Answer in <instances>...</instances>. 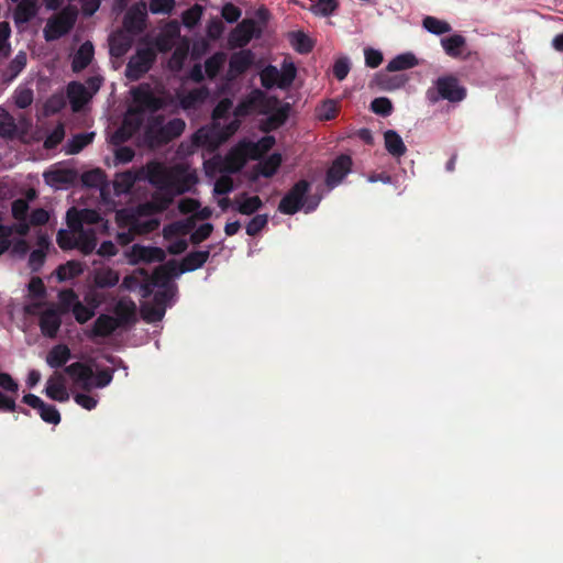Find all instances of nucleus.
Masks as SVG:
<instances>
[{"label": "nucleus", "instance_id": "f257e3e1", "mask_svg": "<svg viewBox=\"0 0 563 563\" xmlns=\"http://www.w3.org/2000/svg\"><path fill=\"white\" fill-rule=\"evenodd\" d=\"M145 179L159 191H169L174 196L188 192L196 184L197 176L183 165L166 167L158 162L146 165Z\"/></svg>", "mask_w": 563, "mask_h": 563}, {"label": "nucleus", "instance_id": "f03ea898", "mask_svg": "<svg viewBox=\"0 0 563 563\" xmlns=\"http://www.w3.org/2000/svg\"><path fill=\"white\" fill-rule=\"evenodd\" d=\"M274 144L275 137L273 135L263 136L257 142H241L224 157L222 169L232 173L238 172L244 166L247 158L260 159Z\"/></svg>", "mask_w": 563, "mask_h": 563}, {"label": "nucleus", "instance_id": "7ed1b4c3", "mask_svg": "<svg viewBox=\"0 0 563 563\" xmlns=\"http://www.w3.org/2000/svg\"><path fill=\"white\" fill-rule=\"evenodd\" d=\"M309 190L310 183L308 180L301 179L297 181L280 199L278 211L283 214L292 216L302 208L307 213L316 210L321 198L319 197L306 200V196Z\"/></svg>", "mask_w": 563, "mask_h": 563}, {"label": "nucleus", "instance_id": "20e7f679", "mask_svg": "<svg viewBox=\"0 0 563 563\" xmlns=\"http://www.w3.org/2000/svg\"><path fill=\"white\" fill-rule=\"evenodd\" d=\"M465 97L466 89L452 75L439 77L433 81V86L426 91V99L431 104H435L440 100L457 103L464 100Z\"/></svg>", "mask_w": 563, "mask_h": 563}, {"label": "nucleus", "instance_id": "39448f33", "mask_svg": "<svg viewBox=\"0 0 563 563\" xmlns=\"http://www.w3.org/2000/svg\"><path fill=\"white\" fill-rule=\"evenodd\" d=\"M78 16L76 7L68 5L54 18L49 19L44 27V38L47 42L56 41L66 35L75 25Z\"/></svg>", "mask_w": 563, "mask_h": 563}, {"label": "nucleus", "instance_id": "423d86ee", "mask_svg": "<svg viewBox=\"0 0 563 563\" xmlns=\"http://www.w3.org/2000/svg\"><path fill=\"white\" fill-rule=\"evenodd\" d=\"M133 106L129 108L130 114H143L145 111L156 112L164 108L165 101L151 90L148 85H142L132 90Z\"/></svg>", "mask_w": 563, "mask_h": 563}, {"label": "nucleus", "instance_id": "0eeeda50", "mask_svg": "<svg viewBox=\"0 0 563 563\" xmlns=\"http://www.w3.org/2000/svg\"><path fill=\"white\" fill-rule=\"evenodd\" d=\"M175 269L176 264L170 261L154 272V286L162 288L154 295V301L159 307L168 303L176 294V287L174 285H169V275L174 273Z\"/></svg>", "mask_w": 563, "mask_h": 563}, {"label": "nucleus", "instance_id": "6e6552de", "mask_svg": "<svg viewBox=\"0 0 563 563\" xmlns=\"http://www.w3.org/2000/svg\"><path fill=\"white\" fill-rule=\"evenodd\" d=\"M154 211L153 203H145L139 206L128 214V222L131 225V231L135 234H147L154 232L159 227V220L156 218H145Z\"/></svg>", "mask_w": 563, "mask_h": 563}, {"label": "nucleus", "instance_id": "1a4fd4ad", "mask_svg": "<svg viewBox=\"0 0 563 563\" xmlns=\"http://www.w3.org/2000/svg\"><path fill=\"white\" fill-rule=\"evenodd\" d=\"M155 58L156 54L152 48H137L136 53L130 57L126 64L125 76L130 80H139L151 69Z\"/></svg>", "mask_w": 563, "mask_h": 563}, {"label": "nucleus", "instance_id": "9d476101", "mask_svg": "<svg viewBox=\"0 0 563 563\" xmlns=\"http://www.w3.org/2000/svg\"><path fill=\"white\" fill-rule=\"evenodd\" d=\"M164 121L165 118L162 114L154 115L147 121L143 139L148 147L156 148L170 142Z\"/></svg>", "mask_w": 563, "mask_h": 563}, {"label": "nucleus", "instance_id": "9b49d317", "mask_svg": "<svg viewBox=\"0 0 563 563\" xmlns=\"http://www.w3.org/2000/svg\"><path fill=\"white\" fill-rule=\"evenodd\" d=\"M261 31L252 19L241 21L229 34L228 43L231 48H243L253 37L260 36Z\"/></svg>", "mask_w": 563, "mask_h": 563}, {"label": "nucleus", "instance_id": "f8f14e48", "mask_svg": "<svg viewBox=\"0 0 563 563\" xmlns=\"http://www.w3.org/2000/svg\"><path fill=\"white\" fill-rule=\"evenodd\" d=\"M352 158L349 155H339L330 165L325 175V184L330 189L339 186L342 180L351 173Z\"/></svg>", "mask_w": 563, "mask_h": 563}, {"label": "nucleus", "instance_id": "ddd939ff", "mask_svg": "<svg viewBox=\"0 0 563 563\" xmlns=\"http://www.w3.org/2000/svg\"><path fill=\"white\" fill-rule=\"evenodd\" d=\"M254 60L255 54L251 49H241L233 53L229 59L227 78L232 80L243 75L252 67Z\"/></svg>", "mask_w": 563, "mask_h": 563}, {"label": "nucleus", "instance_id": "4468645a", "mask_svg": "<svg viewBox=\"0 0 563 563\" xmlns=\"http://www.w3.org/2000/svg\"><path fill=\"white\" fill-rule=\"evenodd\" d=\"M22 401L36 409L41 419L46 423L58 424L60 422V413L57 408L54 405L44 402L38 396L26 394L23 396Z\"/></svg>", "mask_w": 563, "mask_h": 563}, {"label": "nucleus", "instance_id": "2eb2a0df", "mask_svg": "<svg viewBox=\"0 0 563 563\" xmlns=\"http://www.w3.org/2000/svg\"><path fill=\"white\" fill-rule=\"evenodd\" d=\"M62 325V312L51 306L40 313L38 327L41 333L48 339H55Z\"/></svg>", "mask_w": 563, "mask_h": 563}, {"label": "nucleus", "instance_id": "dca6fc26", "mask_svg": "<svg viewBox=\"0 0 563 563\" xmlns=\"http://www.w3.org/2000/svg\"><path fill=\"white\" fill-rule=\"evenodd\" d=\"M210 91L207 87H199L187 92H178L179 106L185 111L198 110L209 98Z\"/></svg>", "mask_w": 563, "mask_h": 563}, {"label": "nucleus", "instance_id": "f3484780", "mask_svg": "<svg viewBox=\"0 0 563 563\" xmlns=\"http://www.w3.org/2000/svg\"><path fill=\"white\" fill-rule=\"evenodd\" d=\"M67 225L73 229H85L84 224H96L101 220V216L93 209L77 210L70 208L67 211Z\"/></svg>", "mask_w": 563, "mask_h": 563}, {"label": "nucleus", "instance_id": "a211bd4d", "mask_svg": "<svg viewBox=\"0 0 563 563\" xmlns=\"http://www.w3.org/2000/svg\"><path fill=\"white\" fill-rule=\"evenodd\" d=\"M64 372L73 379V382L84 389H89L92 387V377L93 372L92 368L81 362L71 363L68 366H65Z\"/></svg>", "mask_w": 563, "mask_h": 563}, {"label": "nucleus", "instance_id": "6ab92c4d", "mask_svg": "<svg viewBox=\"0 0 563 563\" xmlns=\"http://www.w3.org/2000/svg\"><path fill=\"white\" fill-rule=\"evenodd\" d=\"M146 174V166L139 172L126 170L115 174L113 180V191L117 197L126 195L131 191L136 180L141 179L142 175ZM146 175H144L145 177Z\"/></svg>", "mask_w": 563, "mask_h": 563}, {"label": "nucleus", "instance_id": "aec40b11", "mask_svg": "<svg viewBox=\"0 0 563 563\" xmlns=\"http://www.w3.org/2000/svg\"><path fill=\"white\" fill-rule=\"evenodd\" d=\"M209 246L206 250L189 252L179 263L176 275L196 271L205 265L210 256Z\"/></svg>", "mask_w": 563, "mask_h": 563}, {"label": "nucleus", "instance_id": "412c9836", "mask_svg": "<svg viewBox=\"0 0 563 563\" xmlns=\"http://www.w3.org/2000/svg\"><path fill=\"white\" fill-rule=\"evenodd\" d=\"M441 46L445 54L452 58L466 59L470 54H465L466 38L461 34H453L441 38Z\"/></svg>", "mask_w": 563, "mask_h": 563}, {"label": "nucleus", "instance_id": "4be33fe9", "mask_svg": "<svg viewBox=\"0 0 563 563\" xmlns=\"http://www.w3.org/2000/svg\"><path fill=\"white\" fill-rule=\"evenodd\" d=\"M165 251L158 246L135 244L132 247V258L134 262L159 263L165 260Z\"/></svg>", "mask_w": 563, "mask_h": 563}, {"label": "nucleus", "instance_id": "5701e85b", "mask_svg": "<svg viewBox=\"0 0 563 563\" xmlns=\"http://www.w3.org/2000/svg\"><path fill=\"white\" fill-rule=\"evenodd\" d=\"M67 96L73 110L78 111L91 99V91L84 84L71 81L67 86Z\"/></svg>", "mask_w": 563, "mask_h": 563}, {"label": "nucleus", "instance_id": "b1692460", "mask_svg": "<svg viewBox=\"0 0 563 563\" xmlns=\"http://www.w3.org/2000/svg\"><path fill=\"white\" fill-rule=\"evenodd\" d=\"M121 328L117 319L112 316L101 313L93 322L88 334L89 338H106L111 335L117 329Z\"/></svg>", "mask_w": 563, "mask_h": 563}, {"label": "nucleus", "instance_id": "393cba45", "mask_svg": "<svg viewBox=\"0 0 563 563\" xmlns=\"http://www.w3.org/2000/svg\"><path fill=\"white\" fill-rule=\"evenodd\" d=\"M145 22L146 12L140 8L132 7L124 15L123 26L129 33L139 34L144 31Z\"/></svg>", "mask_w": 563, "mask_h": 563}, {"label": "nucleus", "instance_id": "a878e982", "mask_svg": "<svg viewBox=\"0 0 563 563\" xmlns=\"http://www.w3.org/2000/svg\"><path fill=\"white\" fill-rule=\"evenodd\" d=\"M114 313L113 318L118 320L120 327L135 322V302L130 298L120 299L114 307Z\"/></svg>", "mask_w": 563, "mask_h": 563}, {"label": "nucleus", "instance_id": "bb28decb", "mask_svg": "<svg viewBox=\"0 0 563 563\" xmlns=\"http://www.w3.org/2000/svg\"><path fill=\"white\" fill-rule=\"evenodd\" d=\"M192 141L198 146L216 147L223 142V137L216 128H200L194 135Z\"/></svg>", "mask_w": 563, "mask_h": 563}, {"label": "nucleus", "instance_id": "cd10ccee", "mask_svg": "<svg viewBox=\"0 0 563 563\" xmlns=\"http://www.w3.org/2000/svg\"><path fill=\"white\" fill-rule=\"evenodd\" d=\"M45 394L48 398L56 401H66L69 398L67 389L64 385V378L62 374L55 373L46 382Z\"/></svg>", "mask_w": 563, "mask_h": 563}, {"label": "nucleus", "instance_id": "c85d7f7f", "mask_svg": "<svg viewBox=\"0 0 563 563\" xmlns=\"http://www.w3.org/2000/svg\"><path fill=\"white\" fill-rule=\"evenodd\" d=\"M37 0H20L13 12L15 24H25L30 22L37 13Z\"/></svg>", "mask_w": 563, "mask_h": 563}, {"label": "nucleus", "instance_id": "c756f323", "mask_svg": "<svg viewBox=\"0 0 563 563\" xmlns=\"http://www.w3.org/2000/svg\"><path fill=\"white\" fill-rule=\"evenodd\" d=\"M93 58V45L91 42L86 41L82 43L75 53L71 60V69L75 73L85 69Z\"/></svg>", "mask_w": 563, "mask_h": 563}, {"label": "nucleus", "instance_id": "7c9ffc66", "mask_svg": "<svg viewBox=\"0 0 563 563\" xmlns=\"http://www.w3.org/2000/svg\"><path fill=\"white\" fill-rule=\"evenodd\" d=\"M384 144L386 151L395 158H400L407 152V147L401 136L395 130L385 131Z\"/></svg>", "mask_w": 563, "mask_h": 563}, {"label": "nucleus", "instance_id": "2f4dec72", "mask_svg": "<svg viewBox=\"0 0 563 563\" xmlns=\"http://www.w3.org/2000/svg\"><path fill=\"white\" fill-rule=\"evenodd\" d=\"M71 352L66 344L54 345L46 355V364L51 368H59L70 360Z\"/></svg>", "mask_w": 563, "mask_h": 563}, {"label": "nucleus", "instance_id": "473e14b6", "mask_svg": "<svg viewBox=\"0 0 563 563\" xmlns=\"http://www.w3.org/2000/svg\"><path fill=\"white\" fill-rule=\"evenodd\" d=\"M289 104L285 103L274 110H272L266 120L262 123V129L266 132L273 131L282 126L289 115Z\"/></svg>", "mask_w": 563, "mask_h": 563}, {"label": "nucleus", "instance_id": "72a5a7b5", "mask_svg": "<svg viewBox=\"0 0 563 563\" xmlns=\"http://www.w3.org/2000/svg\"><path fill=\"white\" fill-rule=\"evenodd\" d=\"M375 81L379 89L384 91H394L402 88L407 81L408 77L406 75H389L385 73H379L375 77Z\"/></svg>", "mask_w": 563, "mask_h": 563}, {"label": "nucleus", "instance_id": "f704fd0d", "mask_svg": "<svg viewBox=\"0 0 563 563\" xmlns=\"http://www.w3.org/2000/svg\"><path fill=\"white\" fill-rule=\"evenodd\" d=\"M76 249L84 255L91 254L97 246V236L93 229H78Z\"/></svg>", "mask_w": 563, "mask_h": 563}, {"label": "nucleus", "instance_id": "c9c22d12", "mask_svg": "<svg viewBox=\"0 0 563 563\" xmlns=\"http://www.w3.org/2000/svg\"><path fill=\"white\" fill-rule=\"evenodd\" d=\"M263 207V202L258 196H247L242 194L234 205V209L241 214L251 216Z\"/></svg>", "mask_w": 563, "mask_h": 563}, {"label": "nucleus", "instance_id": "e433bc0d", "mask_svg": "<svg viewBox=\"0 0 563 563\" xmlns=\"http://www.w3.org/2000/svg\"><path fill=\"white\" fill-rule=\"evenodd\" d=\"M26 53L23 51H20L14 58L9 63L5 70L2 73V80L4 82H11L14 80L20 73L25 68L26 66Z\"/></svg>", "mask_w": 563, "mask_h": 563}, {"label": "nucleus", "instance_id": "4c0bfd02", "mask_svg": "<svg viewBox=\"0 0 563 563\" xmlns=\"http://www.w3.org/2000/svg\"><path fill=\"white\" fill-rule=\"evenodd\" d=\"M85 265L80 261H68L56 268V277L59 282H66L81 275Z\"/></svg>", "mask_w": 563, "mask_h": 563}, {"label": "nucleus", "instance_id": "58836bf2", "mask_svg": "<svg viewBox=\"0 0 563 563\" xmlns=\"http://www.w3.org/2000/svg\"><path fill=\"white\" fill-rule=\"evenodd\" d=\"M419 64L415 54L407 52L395 56L386 66L388 71H399L413 68Z\"/></svg>", "mask_w": 563, "mask_h": 563}, {"label": "nucleus", "instance_id": "ea45409f", "mask_svg": "<svg viewBox=\"0 0 563 563\" xmlns=\"http://www.w3.org/2000/svg\"><path fill=\"white\" fill-rule=\"evenodd\" d=\"M18 126L14 118L3 108H0V136L12 140L15 137Z\"/></svg>", "mask_w": 563, "mask_h": 563}, {"label": "nucleus", "instance_id": "a19ab883", "mask_svg": "<svg viewBox=\"0 0 563 563\" xmlns=\"http://www.w3.org/2000/svg\"><path fill=\"white\" fill-rule=\"evenodd\" d=\"M289 42L299 54H308L313 49V41L301 31L289 33Z\"/></svg>", "mask_w": 563, "mask_h": 563}, {"label": "nucleus", "instance_id": "79ce46f5", "mask_svg": "<svg viewBox=\"0 0 563 563\" xmlns=\"http://www.w3.org/2000/svg\"><path fill=\"white\" fill-rule=\"evenodd\" d=\"M282 155L279 153H273L268 157L260 161L257 165V173L263 177L269 178L279 168L282 164Z\"/></svg>", "mask_w": 563, "mask_h": 563}, {"label": "nucleus", "instance_id": "37998d69", "mask_svg": "<svg viewBox=\"0 0 563 563\" xmlns=\"http://www.w3.org/2000/svg\"><path fill=\"white\" fill-rule=\"evenodd\" d=\"M244 101L253 109L254 112L266 113L268 111V100L261 89H253Z\"/></svg>", "mask_w": 563, "mask_h": 563}, {"label": "nucleus", "instance_id": "c03bdc74", "mask_svg": "<svg viewBox=\"0 0 563 563\" xmlns=\"http://www.w3.org/2000/svg\"><path fill=\"white\" fill-rule=\"evenodd\" d=\"M81 183L87 188H99L102 191L103 187L107 185V179L100 168H95L81 175Z\"/></svg>", "mask_w": 563, "mask_h": 563}, {"label": "nucleus", "instance_id": "a18cd8bd", "mask_svg": "<svg viewBox=\"0 0 563 563\" xmlns=\"http://www.w3.org/2000/svg\"><path fill=\"white\" fill-rule=\"evenodd\" d=\"M38 245L41 247L33 250L29 256V266L33 272L40 271L44 265L46 258L45 249L48 246V242L45 236H41L38 239Z\"/></svg>", "mask_w": 563, "mask_h": 563}, {"label": "nucleus", "instance_id": "49530a36", "mask_svg": "<svg viewBox=\"0 0 563 563\" xmlns=\"http://www.w3.org/2000/svg\"><path fill=\"white\" fill-rule=\"evenodd\" d=\"M227 56L223 52H216L205 62V73L209 79H214L225 63Z\"/></svg>", "mask_w": 563, "mask_h": 563}, {"label": "nucleus", "instance_id": "de8ad7c7", "mask_svg": "<svg viewBox=\"0 0 563 563\" xmlns=\"http://www.w3.org/2000/svg\"><path fill=\"white\" fill-rule=\"evenodd\" d=\"M95 137V133H78L74 135L66 144L67 154H78L87 145H89Z\"/></svg>", "mask_w": 563, "mask_h": 563}, {"label": "nucleus", "instance_id": "09e8293b", "mask_svg": "<svg viewBox=\"0 0 563 563\" xmlns=\"http://www.w3.org/2000/svg\"><path fill=\"white\" fill-rule=\"evenodd\" d=\"M47 185L54 188H60L71 183V173L67 169H56L44 174Z\"/></svg>", "mask_w": 563, "mask_h": 563}, {"label": "nucleus", "instance_id": "8fccbe9b", "mask_svg": "<svg viewBox=\"0 0 563 563\" xmlns=\"http://www.w3.org/2000/svg\"><path fill=\"white\" fill-rule=\"evenodd\" d=\"M422 26L429 33L434 35H442L451 32L452 30L451 25L446 21L440 20L431 15H427L423 18Z\"/></svg>", "mask_w": 563, "mask_h": 563}, {"label": "nucleus", "instance_id": "3c124183", "mask_svg": "<svg viewBox=\"0 0 563 563\" xmlns=\"http://www.w3.org/2000/svg\"><path fill=\"white\" fill-rule=\"evenodd\" d=\"M131 40L119 34L110 38V54L114 57H122L131 48Z\"/></svg>", "mask_w": 563, "mask_h": 563}, {"label": "nucleus", "instance_id": "603ef678", "mask_svg": "<svg viewBox=\"0 0 563 563\" xmlns=\"http://www.w3.org/2000/svg\"><path fill=\"white\" fill-rule=\"evenodd\" d=\"M78 229L68 228V230L62 229L57 233V244L62 250H74L76 249Z\"/></svg>", "mask_w": 563, "mask_h": 563}, {"label": "nucleus", "instance_id": "864d4df0", "mask_svg": "<svg viewBox=\"0 0 563 563\" xmlns=\"http://www.w3.org/2000/svg\"><path fill=\"white\" fill-rule=\"evenodd\" d=\"M261 84L266 89L277 86L279 88V75L276 66L268 65L261 71Z\"/></svg>", "mask_w": 563, "mask_h": 563}, {"label": "nucleus", "instance_id": "5fc2aeb1", "mask_svg": "<svg viewBox=\"0 0 563 563\" xmlns=\"http://www.w3.org/2000/svg\"><path fill=\"white\" fill-rule=\"evenodd\" d=\"M119 280V274L112 269L98 272L95 277L96 285L100 288L113 287Z\"/></svg>", "mask_w": 563, "mask_h": 563}, {"label": "nucleus", "instance_id": "6e6d98bb", "mask_svg": "<svg viewBox=\"0 0 563 563\" xmlns=\"http://www.w3.org/2000/svg\"><path fill=\"white\" fill-rule=\"evenodd\" d=\"M188 46L187 45H183V46H177L169 60H168V67L172 69V70H175V71H178L183 68L187 57H188Z\"/></svg>", "mask_w": 563, "mask_h": 563}, {"label": "nucleus", "instance_id": "4d7b16f0", "mask_svg": "<svg viewBox=\"0 0 563 563\" xmlns=\"http://www.w3.org/2000/svg\"><path fill=\"white\" fill-rule=\"evenodd\" d=\"M202 12H203V9L199 4H195L191 8L187 9L181 14V20H183L184 25L188 29L195 27L198 24V22L200 21L201 16H202Z\"/></svg>", "mask_w": 563, "mask_h": 563}, {"label": "nucleus", "instance_id": "13d9d810", "mask_svg": "<svg viewBox=\"0 0 563 563\" xmlns=\"http://www.w3.org/2000/svg\"><path fill=\"white\" fill-rule=\"evenodd\" d=\"M14 103L20 109H25L30 107L33 102L34 95L33 90L25 87H19L15 89L14 95Z\"/></svg>", "mask_w": 563, "mask_h": 563}, {"label": "nucleus", "instance_id": "bf43d9fd", "mask_svg": "<svg viewBox=\"0 0 563 563\" xmlns=\"http://www.w3.org/2000/svg\"><path fill=\"white\" fill-rule=\"evenodd\" d=\"M297 69L294 63L284 64L282 70H278L279 75V88L286 89L291 86L296 78Z\"/></svg>", "mask_w": 563, "mask_h": 563}, {"label": "nucleus", "instance_id": "052dcab7", "mask_svg": "<svg viewBox=\"0 0 563 563\" xmlns=\"http://www.w3.org/2000/svg\"><path fill=\"white\" fill-rule=\"evenodd\" d=\"M59 305L63 308V312L73 309L75 305L79 302L78 295L73 289H62L58 292Z\"/></svg>", "mask_w": 563, "mask_h": 563}, {"label": "nucleus", "instance_id": "680f3d73", "mask_svg": "<svg viewBox=\"0 0 563 563\" xmlns=\"http://www.w3.org/2000/svg\"><path fill=\"white\" fill-rule=\"evenodd\" d=\"M338 0H319L312 8L311 11L316 15L329 16L334 13L338 9Z\"/></svg>", "mask_w": 563, "mask_h": 563}, {"label": "nucleus", "instance_id": "e2e57ef3", "mask_svg": "<svg viewBox=\"0 0 563 563\" xmlns=\"http://www.w3.org/2000/svg\"><path fill=\"white\" fill-rule=\"evenodd\" d=\"M371 110L382 117H388L393 112V103L386 97H378L371 102Z\"/></svg>", "mask_w": 563, "mask_h": 563}, {"label": "nucleus", "instance_id": "0e129e2a", "mask_svg": "<svg viewBox=\"0 0 563 563\" xmlns=\"http://www.w3.org/2000/svg\"><path fill=\"white\" fill-rule=\"evenodd\" d=\"M267 222V214H256L247 222L245 227L246 234L250 236H255L266 227Z\"/></svg>", "mask_w": 563, "mask_h": 563}, {"label": "nucleus", "instance_id": "69168bd1", "mask_svg": "<svg viewBox=\"0 0 563 563\" xmlns=\"http://www.w3.org/2000/svg\"><path fill=\"white\" fill-rule=\"evenodd\" d=\"M175 36H176V32L175 33L163 32V33L158 34L154 40V45H155L156 49L162 53H166V52L170 51L174 46Z\"/></svg>", "mask_w": 563, "mask_h": 563}, {"label": "nucleus", "instance_id": "338daca9", "mask_svg": "<svg viewBox=\"0 0 563 563\" xmlns=\"http://www.w3.org/2000/svg\"><path fill=\"white\" fill-rule=\"evenodd\" d=\"M65 136V130L63 124L56 125L44 140V147L47 150L55 148Z\"/></svg>", "mask_w": 563, "mask_h": 563}, {"label": "nucleus", "instance_id": "774afa93", "mask_svg": "<svg viewBox=\"0 0 563 563\" xmlns=\"http://www.w3.org/2000/svg\"><path fill=\"white\" fill-rule=\"evenodd\" d=\"M164 125L170 141L180 136L186 128L185 121L180 118L172 119L168 122L164 121Z\"/></svg>", "mask_w": 563, "mask_h": 563}]
</instances>
